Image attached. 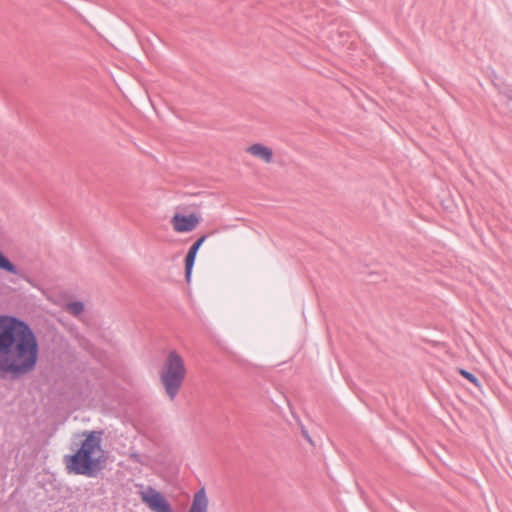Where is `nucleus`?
<instances>
[{"label":"nucleus","mask_w":512,"mask_h":512,"mask_svg":"<svg viewBox=\"0 0 512 512\" xmlns=\"http://www.w3.org/2000/svg\"><path fill=\"white\" fill-rule=\"evenodd\" d=\"M39 344L29 324L17 317H0V377L18 378L37 365Z\"/></svg>","instance_id":"f257e3e1"},{"label":"nucleus","mask_w":512,"mask_h":512,"mask_svg":"<svg viewBox=\"0 0 512 512\" xmlns=\"http://www.w3.org/2000/svg\"><path fill=\"white\" fill-rule=\"evenodd\" d=\"M102 431H90L81 446L72 455L64 456V464L69 474L83 475L89 478L97 477L102 470V460L96 457L97 451H102Z\"/></svg>","instance_id":"f03ea898"},{"label":"nucleus","mask_w":512,"mask_h":512,"mask_svg":"<svg viewBox=\"0 0 512 512\" xmlns=\"http://www.w3.org/2000/svg\"><path fill=\"white\" fill-rule=\"evenodd\" d=\"M186 376L183 358L176 352L170 351L160 372V381L168 398L173 401Z\"/></svg>","instance_id":"7ed1b4c3"},{"label":"nucleus","mask_w":512,"mask_h":512,"mask_svg":"<svg viewBox=\"0 0 512 512\" xmlns=\"http://www.w3.org/2000/svg\"><path fill=\"white\" fill-rule=\"evenodd\" d=\"M141 499L153 512H173L166 498L152 487L141 493Z\"/></svg>","instance_id":"20e7f679"},{"label":"nucleus","mask_w":512,"mask_h":512,"mask_svg":"<svg viewBox=\"0 0 512 512\" xmlns=\"http://www.w3.org/2000/svg\"><path fill=\"white\" fill-rule=\"evenodd\" d=\"M171 222L176 232H190L195 229L199 223V219L195 214H175Z\"/></svg>","instance_id":"39448f33"},{"label":"nucleus","mask_w":512,"mask_h":512,"mask_svg":"<svg viewBox=\"0 0 512 512\" xmlns=\"http://www.w3.org/2000/svg\"><path fill=\"white\" fill-rule=\"evenodd\" d=\"M206 238L207 235L201 236L191 245L188 250V253L185 257V279L187 282H190L196 255L202 244L205 242Z\"/></svg>","instance_id":"423d86ee"},{"label":"nucleus","mask_w":512,"mask_h":512,"mask_svg":"<svg viewBox=\"0 0 512 512\" xmlns=\"http://www.w3.org/2000/svg\"><path fill=\"white\" fill-rule=\"evenodd\" d=\"M209 500L204 487L197 490L187 512H208Z\"/></svg>","instance_id":"0eeeda50"},{"label":"nucleus","mask_w":512,"mask_h":512,"mask_svg":"<svg viewBox=\"0 0 512 512\" xmlns=\"http://www.w3.org/2000/svg\"><path fill=\"white\" fill-rule=\"evenodd\" d=\"M247 152L251 155L263 160L265 163H271L273 160L272 150L260 143L253 144L247 148Z\"/></svg>","instance_id":"6e6552de"},{"label":"nucleus","mask_w":512,"mask_h":512,"mask_svg":"<svg viewBox=\"0 0 512 512\" xmlns=\"http://www.w3.org/2000/svg\"><path fill=\"white\" fill-rule=\"evenodd\" d=\"M0 270H3L12 275H18L19 269L13 264L10 259L0 251Z\"/></svg>","instance_id":"1a4fd4ad"},{"label":"nucleus","mask_w":512,"mask_h":512,"mask_svg":"<svg viewBox=\"0 0 512 512\" xmlns=\"http://www.w3.org/2000/svg\"><path fill=\"white\" fill-rule=\"evenodd\" d=\"M66 311L73 316H79L84 311V304L80 301H73L66 304Z\"/></svg>","instance_id":"9d476101"},{"label":"nucleus","mask_w":512,"mask_h":512,"mask_svg":"<svg viewBox=\"0 0 512 512\" xmlns=\"http://www.w3.org/2000/svg\"><path fill=\"white\" fill-rule=\"evenodd\" d=\"M500 94L502 103L506 106L512 117V88H505Z\"/></svg>","instance_id":"9b49d317"},{"label":"nucleus","mask_w":512,"mask_h":512,"mask_svg":"<svg viewBox=\"0 0 512 512\" xmlns=\"http://www.w3.org/2000/svg\"><path fill=\"white\" fill-rule=\"evenodd\" d=\"M460 374L465 378L467 379L468 381H470L471 383H473L476 387H479L480 384H479V380L478 378L472 374L471 372L467 371V370H464V369H460Z\"/></svg>","instance_id":"f8f14e48"},{"label":"nucleus","mask_w":512,"mask_h":512,"mask_svg":"<svg viewBox=\"0 0 512 512\" xmlns=\"http://www.w3.org/2000/svg\"><path fill=\"white\" fill-rule=\"evenodd\" d=\"M130 458L134 461V462H137V463H140V464H143V461H142V456L138 453H132L130 455Z\"/></svg>","instance_id":"ddd939ff"},{"label":"nucleus","mask_w":512,"mask_h":512,"mask_svg":"<svg viewBox=\"0 0 512 512\" xmlns=\"http://www.w3.org/2000/svg\"><path fill=\"white\" fill-rule=\"evenodd\" d=\"M301 432H302V435L311 443L312 440L308 434V431L305 429L304 426L301 427Z\"/></svg>","instance_id":"4468645a"}]
</instances>
